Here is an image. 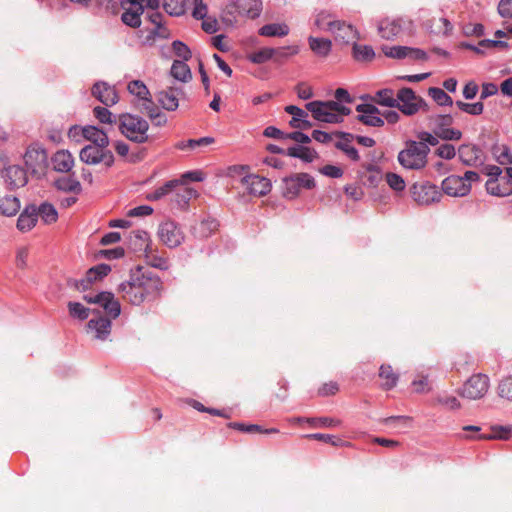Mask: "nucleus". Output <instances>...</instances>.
Masks as SVG:
<instances>
[{"label": "nucleus", "mask_w": 512, "mask_h": 512, "mask_svg": "<svg viewBox=\"0 0 512 512\" xmlns=\"http://www.w3.org/2000/svg\"><path fill=\"white\" fill-rule=\"evenodd\" d=\"M455 105L461 111L469 114V115H481L484 111V105L481 101L475 103H466L461 100L455 102Z\"/></svg>", "instance_id": "obj_49"}, {"label": "nucleus", "mask_w": 512, "mask_h": 512, "mask_svg": "<svg viewBox=\"0 0 512 512\" xmlns=\"http://www.w3.org/2000/svg\"><path fill=\"white\" fill-rule=\"evenodd\" d=\"M172 50L177 57L182 59V61H188L192 57L189 47L179 40L172 43Z\"/></svg>", "instance_id": "obj_58"}, {"label": "nucleus", "mask_w": 512, "mask_h": 512, "mask_svg": "<svg viewBox=\"0 0 512 512\" xmlns=\"http://www.w3.org/2000/svg\"><path fill=\"white\" fill-rule=\"evenodd\" d=\"M437 403L449 410H458L461 407L460 401L453 395H440Z\"/></svg>", "instance_id": "obj_59"}, {"label": "nucleus", "mask_w": 512, "mask_h": 512, "mask_svg": "<svg viewBox=\"0 0 512 512\" xmlns=\"http://www.w3.org/2000/svg\"><path fill=\"white\" fill-rule=\"evenodd\" d=\"M82 134L86 140L91 141L94 145L99 147H107L109 145V138L107 134L95 126H86L82 128Z\"/></svg>", "instance_id": "obj_27"}, {"label": "nucleus", "mask_w": 512, "mask_h": 512, "mask_svg": "<svg viewBox=\"0 0 512 512\" xmlns=\"http://www.w3.org/2000/svg\"><path fill=\"white\" fill-rule=\"evenodd\" d=\"M262 12V2H228L222 9L220 18L228 25H232L241 17L255 19Z\"/></svg>", "instance_id": "obj_5"}, {"label": "nucleus", "mask_w": 512, "mask_h": 512, "mask_svg": "<svg viewBox=\"0 0 512 512\" xmlns=\"http://www.w3.org/2000/svg\"><path fill=\"white\" fill-rule=\"evenodd\" d=\"M332 33H334L336 40L345 44L354 43L360 38L358 31L352 25L340 20L337 21Z\"/></svg>", "instance_id": "obj_23"}, {"label": "nucleus", "mask_w": 512, "mask_h": 512, "mask_svg": "<svg viewBox=\"0 0 512 512\" xmlns=\"http://www.w3.org/2000/svg\"><path fill=\"white\" fill-rule=\"evenodd\" d=\"M428 95L440 106H452V98L442 89L431 87L428 89Z\"/></svg>", "instance_id": "obj_46"}, {"label": "nucleus", "mask_w": 512, "mask_h": 512, "mask_svg": "<svg viewBox=\"0 0 512 512\" xmlns=\"http://www.w3.org/2000/svg\"><path fill=\"white\" fill-rule=\"evenodd\" d=\"M411 194L417 204L425 206L439 202L442 197L438 187L430 182L413 184Z\"/></svg>", "instance_id": "obj_9"}, {"label": "nucleus", "mask_w": 512, "mask_h": 512, "mask_svg": "<svg viewBox=\"0 0 512 512\" xmlns=\"http://www.w3.org/2000/svg\"><path fill=\"white\" fill-rule=\"evenodd\" d=\"M179 184H180V180H178V179L170 180V181L166 182L164 185H162L161 187L157 188L152 193L147 194L146 198L150 201L159 200V199L163 198L164 196H166L167 194L173 192L175 190V188L177 186H179Z\"/></svg>", "instance_id": "obj_42"}, {"label": "nucleus", "mask_w": 512, "mask_h": 512, "mask_svg": "<svg viewBox=\"0 0 512 512\" xmlns=\"http://www.w3.org/2000/svg\"><path fill=\"white\" fill-rule=\"evenodd\" d=\"M352 58L356 62L368 63L374 60L375 51L370 45H363L354 42L352 45Z\"/></svg>", "instance_id": "obj_30"}, {"label": "nucleus", "mask_w": 512, "mask_h": 512, "mask_svg": "<svg viewBox=\"0 0 512 512\" xmlns=\"http://www.w3.org/2000/svg\"><path fill=\"white\" fill-rule=\"evenodd\" d=\"M139 110L141 113L146 114L150 119H154L161 111L153 102L152 98L141 103Z\"/></svg>", "instance_id": "obj_63"}, {"label": "nucleus", "mask_w": 512, "mask_h": 512, "mask_svg": "<svg viewBox=\"0 0 512 512\" xmlns=\"http://www.w3.org/2000/svg\"><path fill=\"white\" fill-rule=\"evenodd\" d=\"M171 75L182 82H188L192 78L189 66L182 60H174Z\"/></svg>", "instance_id": "obj_38"}, {"label": "nucleus", "mask_w": 512, "mask_h": 512, "mask_svg": "<svg viewBox=\"0 0 512 512\" xmlns=\"http://www.w3.org/2000/svg\"><path fill=\"white\" fill-rule=\"evenodd\" d=\"M2 177L8 189L14 190L24 187L28 182V176L24 168L19 165H10L2 172Z\"/></svg>", "instance_id": "obj_14"}, {"label": "nucleus", "mask_w": 512, "mask_h": 512, "mask_svg": "<svg viewBox=\"0 0 512 512\" xmlns=\"http://www.w3.org/2000/svg\"><path fill=\"white\" fill-rule=\"evenodd\" d=\"M158 237L169 248L178 247L185 238L183 231L171 220H166L159 225Z\"/></svg>", "instance_id": "obj_12"}, {"label": "nucleus", "mask_w": 512, "mask_h": 512, "mask_svg": "<svg viewBox=\"0 0 512 512\" xmlns=\"http://www.w3.org/2000/svg\"><path fill=\"white\" fill-rule=\"evenodd\" d=\"M229 427L239 430L241 432L245 433H264V434H276L279 432L276 428H270V429H263L261 426L256 424H245V423H238L233 422L228 425Z\"/></svg>", "instance_id": "obj_40"}, {"label": "nucleus", "mask_w": 512, "mask_h": 512, "mask_svg": "<svg viewBox=\"0 0 512 512\" xmlns=\"http://www.w3.org/2000/svg\"><path fill=\"white\" fill-rule=\"evenodd\" d=\"M305 437L308 439H313V440L329 443L336 447H350L351 446L350 442L344 441L341 438L336 437L334 435H330V434L314 433V434L305 435Z\"/></svg>", "instance_id": "obj_44"}, {"label": "nucleus", "mask_w": 512, "mask_h": 512, "mask_svg": "<svg viewBox=\"0 0 512 512\" xmlns=\"http://www.w3.org/2000/svg\"><path fill=\"white\" fill-rule=\"evenodd\" d=\"M287 155L295 158H300L305 162H312L316 158V153L308 147L294 146L287 150Z\"/></svg>", "instance_id": "obj_45"}, {"label": "nucleus", "mask_w": 512, "mask_h": 512, "mask_svg": "<svg viewBox=\"0 0 512 512\" xmlns=\"http://www.w3.org/2000/svg\"><path fill=\"white\" fill-rule=\"evenodd\" d=\"M434 134L442 140L446 141H457L462 138V132L454 128L439 127L434 129Z\"/></svg>", "instance_id": "obj_50"}, {"label": "nucleus", "mask_w": 512, "mask_h": 512, "mask_svg": "<svg viewBox=\"0 0 512 512\" xmlns=\"http://www.w3.org/2000/svg\"><path fill=\"white\" fill-rule=\"evenodd\" d=\"M179 90L177 88L170 87L167 90L161 91L158 94V101L162 107L168 111H174L178 108V96Z\"/></svg>", "instance_id": "obj_32"}, {"label": "nucleus", "mask_w": 512, "mask_h": 512, "mask_svg": "<svg viewBox=\"0 0 512 512\" xmlns=\"http://www.w3.org/2000/svg\"><path fill=\"white\" fill-rule=\"evenodd\" d=\"M87 331L95 339L105 340L111 332V321L104 317L91 319L87 324Z\"/></svg>", "instance_id": "obj_22"}, {"label": "nucleus", "mask_w": 512, "mask_h": 512, "mask_svg": "<svg viewBox=\"0 0 512 512\" xmlns=\"http://www.w3.org/2000/svg\"><path fill=\"white\" fill-rule=\"evenodd\" d=\"M372 101L378 105L390 108H394L398 105L397 93L395 94L394 91L389 88L378 90L372 97Z\"/></svg>", "instance_id": "obj_35"}, {"label": "nucleus", "mask_w": 512, "mask_h": 512, "mask_svg": "<svg viewBox=\"0 0 512 512\" xmlns=\"http://www.w3.org/2000/svg\"><path fill=\"white\" fill-rule=\"evenodd\" d=\"M498 394L501 398L512 401V375L504 377L498 385Z\"/></svg>", "instance_id": "obj_55"}, {"label": "nucleus", "mask_w": 512, "mask_h": 512, "mask_svg": "<svg viewBox=\"0 0 512 512\" xmlns=\"http://www.w3.org/2000/svg\"><path fill=\"white\" fill-rule=\"evenodd\" d=\"M494 155H495L496 161L500 165L512 164V155L507 147L503 146V147L495 148Z\"/></svg>", "instance_id": "obj_62"}, {"label": "nucleus", "mask_w": 512, "mask_h": 512, "mask_svg": "<svg viewBox=\"0 0 512 512\" xmlns=\"http://www.w3.org/2000/svg\"><path fill=\"white\" fill-rule=\"evenodd\" d=\"M218 226L219 223L216 219H205L194 228V233L200 238H207L218 229Z\"/></svg>", "instance_id": "obj_39"}, {"label": "nucleus", "mask_w": 512, "mask_h": 512, "mask_svg": "<svg viewBox=\"0 0 512 512\" xmlns=\"http://www.w3.org/2000/svg\"><path fill=\"white\" fill-rule=\"evenodd\" d=\"M37 206H27L19 215L17 220V228L21 232L30 231L37 223Z\"/></svg>", "instance_id": "obj_24"}, {"label": "nucleus", "mask_w": 512, "mask_h": 512, "mask_svg": "<svg viewBox=\"0 0 512 512\" xmlns=\"http://www.w3.org/2000/svg\"><path fill=\"white\" fill-rule=\"evenodd\" d=\"M306 422L312 426L319 427H338L341 425V421L339 419L330 417L306 418Z\"/></svg>", "instance_id": "obj_56"}, {"label": "nucleus", "mask_w": 512, "mask_h": 512, "mask_svg": "<svg viewBox=\"0 0 512 512\" xmlns=\"http://www.w3.org/2000/svg\"><path fill=\"white\" fill-rule=\"evenodd\" d=\"M84 300L88 303L98 304L111 318H117L121 312L120 303L110 292H100L95 296L85 295Z\"/></svg>", "instance_id": "obj_13"}, {"label": "nucleus", "mask_w": 512, "mask_h": 512, "mask_svg": "<svg viewBox=\"0 0 512 512\" xmlns=\"http://www.w3.org/2000/svg\"><path fill=\"white\" fill-rule=\"evenodd\" d=\"M460 161L466 166H477L482 162V151L475 145L463 144L458 149Z\"/></svg>", "instance_id": "obj_21"}, {"label": "nucleus", "mask_w": 512, "mask_h": 512, "mask_svg": "<svg viewBox=\"0 0 512 512\" xmlns=\"http://www.w3.org/2000/svg\"><path fill=\"white\" fill-rule=\"evenodd\" d=\"M276 54L275 48H262L248 56V59L254 64H263L272 59Z\"/></svg>", "instance_id": "obj_48"}, {"label": "nucleus", "mask_w": 512, "mask_h": 512, "mask_svg": "<svg viewBox=\"0 0 512 512\" xmlns=\"http://www.w3.org/2000/svg\"><path fill=\"white\" fill-rule=\"evenodd\" d=\"M69 313L72 317L85 320L89 316V309L78 302L68 303Z\"/></svg>", "instance_id": "obj_57"}, {"label": "nucleus", "mask_w": 512, "mask_h": 512, "mask_svg": "<svg viewBox=\"0 0 512 512\" xmlns=\"http://www.w3.org/2000/svg\"><path fill=\"white\" fill-rule=\"evenodd\" d=\"M289 26L285 23H271L262 26L258 33L265 37H284L289 34Z\"/></svg>", "instance_id": "obj_36"}, {"label": "nucleus", "mask_w": 512, "mask_h": 512, "mask_svg": "<svg viewBox=\"0 0 512 512\" xmlns=\"http://www.w3.org/2000/svg\"><path fill=\"white\" fill-rule=\"evenodd\" d=\"M433 32L436 34H442L444 36H450L453 31L452 23L444 17L439 18L437 21L433 20Z\"/></svg>", "instance_id": "obj_53"}, {"label": "nucleus", "mask_w": 512, "mask_h": 512, "mask_svg": "<svg viewBox=\"0 0 512 512\" xmlns=\"http://www.w3.org/2000/svg\"><path fill=\"white\" fill-rule=\"evenodd\" d=\"M310 49L319 57H327L332 49V42L326 38H318L310 36L308 38Z\"/></svg>", "instance_id": "obj_33"}, {"label": "nucleus", "mask_w": 512, "mask_h": 512, "mask_svg": "<svg viewBox=\"0 0 512 512\" xmlns=\"http://www.w3.org/2000/svg\"><path fill=\"white\" fill-rule=\"evenodd\" d=\"M381 50H382L383 54L388 58L401 60V59H405L407 57L406 46L383 45L381 47Z\"/></svg>", "instance_id": "obj_51"}, {"label": "nucleus", "mask_w": 512, "mask_h": 512, "mask_svg": "<svg viewBox=\"0 0 512 512\" xmlns=\"http://www.w3.org/2000/svg\"><path fill=\"white\" fill-rule=\"evenodd\" d=\"M397 100L396 108L406 116L415 115L421 108L427 107L425 100L408 87L398 90Z\"/></svg>", "instance_id": "obj_7"}, {"label": "nucleus", "mask_w": 512, "mask_h": 512, "mask_svg": "<svg viewBox=\"0 0 512 512\" xmlns=\"http://www.w3.org/2000/svg\"><path fill=\"white\" fill-rule=\"evenodd\" d=\"M385 179H386L387 184L393 190H396V191L404 190L405 181L400 175H398L396 173L389 172L385 175Z\"/></svg>", "instance_id": "obj_61"}, {"label": "nucleus", "mask_w": 512, "mask_h": 512, "mask_svg": "<svg viewBox=\"0 0 512 512\" xmlns=\"http://www.w3.org/2000/svg\"><path fill=\"white\" fill-rule=\"evenodd\" d=\"M284 110L286 113L292 116V119L289 122L292 128L300 127L299 123L302 121V119L308 117V113L305 110L295 105H288L284 108Z\"/></svg>", "instance_id": "obj_47"}, {"label": "nucleus", "mask_w": 512, "mask_h": 512, "mask_svg": "<svg viewBox=\"0 0 512 512\" xmlns=\"http://www.w3.org/2000/svg\"><path fill=\"white\" fill-rule=\"evenodd\" d=\"M163 8L171 16H181L186 11V2H163Z\"/></svg>", "instance_id": "obj_60"}, {"label": "nucleus", "mask_w": 512, "mask_h": 512, "mask_svg": "<svg viewBox=\"0 0 512 512\" xmlns=\"http://www.w3.org/2000/svg\"><path fill=\"white\" fill-rule=\"evenodd\" d=\"M489 389V378L485 374L472 375L459 390V394L471 400L482 398Z\"/></svg>", "instance_id": "obj_8"}, {"label": "nucleus", "mask_w": 512, "mask_h": 512, "mask_svg": "<svg viewBox=\"0 0 512 512\" xmlns=\"http://www.w3.org/2000/svg\"><path fill=\"white\" fill-rule=\"evenodd\" d=\"M435 154L442 159L451 160L456 156V150L452 144H442L436 149Z\"/></svg>", "instance_id": "obj_64"}, {"label": "nucleus", "mask_w": 512, "mask_h": 512, "mask_svg": "<svg viewBox=\"0 0 512 512\" xmlns=\"http://www.w3.org/2000/svg\"><path fill=\"white\" fill-rule=\"evenodd\" d=\"M379 377L383 380L381 387L384 390L392 389L398 382V374H396L393 368L388 364H383L380 366Z\"/></svg>", "instance_id": "obj_37"}, {"label": "nucleus", "mask_w": 512, "mask_h": 512, "mask_svg": "<svg viewBox=\"0 0 512 512\" xmlns=\"http://www.w3.org/2000/svg\"><path fill=\"white\" fill-rule=\"evenodd\" d=\"M485 186L487 192L493 196L506 197L512 195V181L506 176L489 179Z\"/></svg>", "instance_id": "obj_20"}, {"label": "nucleus", "mask_w": 512, "mask_h": 512, "mask_svg": "<svg viewBox=\"0 0 512 512\" xmlns=\"http://www.w3.org/2000/svg\"><path fill=\"white\" fill-rule=\"evenodd\" d=\"M80 160L86 164L95 165L103 162L107 167L114 163V156L107 147L97 145H87L81 149Z\"/></svg>", "instance_id": "obj_10"}, {"label": "nucleus", "mask_w": 512, "mask_h": 512, "mask_svg": "<svg viewBox=\"0 0 512 512\" xmlns=\"http://www.w3.org/2000/svg\"><path fill=\"white\" fill-rule=\"evenodd\" d=\"M359 113L358 120L364 125L371 127H382L384 120L381 117L380 110L373 104H359L356 107Z\"/></svg>", "instance_id": "obj_16"}, {"label": "nucleus", "mask_w": 512, "mask_h": 512, "mask_svg": "<svg viewBox=\"0 0 512 512\" xmlns=\"http://www.w3.org/2000/svg\"><path fill=\"white\" fill-rule=\"evenodd\" d=\"M40 217L45 224L55 223L58 219V213L55 207L49 203H42L37 207V217Z\"/></svg>", "instance_id": "obj_41"}, {"label": "nucleus", "mask_w": 512, "mask_h": 512, "mask_svg": "<svg viewBox=\"0 0 512 512\" xmlns=\"http://www.w3.org/2000/svg\"><path fill=\"white\" fill-rule=\"evenodd\" d=\"M92 95L106 106H112L119 100L115 87L106 82H97L92 87Z\"/></svg>", "instance_id": "obj_19"}, {"label": "nucleus", "mask_w": 512, "mask_h": 512, "mask_svg": "<svg viewBox=\"0 0 512 512\" xmlns=\"http://www.w3.org/2000/svg\"><path fill=\"white\" fill-rule=\"evenodd\" d=\"M20 200L12 195L0 198V214L7 217L16 215L20 210Z\"/></svg>", "instance_id": "obj_34"}, {"label": "nucleus", "mask_w": 512, "mask_h": 512, "mask_svg": "<svg viewBox=\"0 0 512 512\" xmlns=\"http://www.w3.org/2000/svg\"><path fill=\"white\" fill-rule=\"evenodd\" d=\"M143 2H121L122 7L125 9L122 14V21L133 28L141 25V15L144 12Z\"/></svg>", "instance_id": "obj_18"}, {"label": "nucleus", "mask_w": 512, "mask_h": 512, "mask_svg": "<svg viewBox=\"0 0 512 512\" xmlns=\"http://www.w3.org/2000/svg\"><path fill=\"white\" fill-rule=\"evenodd\" d=\"M127 89L132 95H135L142 102L151 98V94L147 86L140 80H133L129 82Z\"/></svg>", "instance_id": "obj_43"}, {"label": "nucleus", "mask_w": 512, "mask_h": 512, "mask_svg": "<svg viewBox=\"0 0 512 512\" xmlns=\"http://www.w3.org/2000/svg\"><path fill=\"white\" fill-rule=\"evenodd\" d=\"M129 245L135 252L147 253L150 250L148 233L143 230L131 231L129 233Z\"/></svg>", "instance_id": "obj_26"}, {"label": "nucleus", "mask_w": 512, "mask_h": 512, "mask_svg": "<svg viewBox=\"0 0 512 512\" xmlns=\"http://www.w3.org/2000/svg\"><path fill=\"white\" fill-rule=\"evenodd\" d=\"M24 162L32 175L41 177L45 175L48 168L47 151L41 144L32 143L24 154Z\"/></svg>", "instance_id": "obj_6"}, {"label": "nucleus", "mask_w": 512, "mask_h": 512, "mask_svg": "<svg viewBox=\"0 0 512 512\" xmlns=\"http://www.w3.org/2000/svg\"><path fill=\"white\" fill-rule=\"evenodd\" d=\"M163 291V283L160 277L151 270L137 267L131 272L129 280L119 286V292L124 300L140 305L144 301L158 298Z\"/></svg>", "instance_id": "obj_1"}, {"label": "nucleus", "mask_w": 512, "mask_h": 512, "mask_svg": "<svg viewBox=\"0 0 512 512\" xmlns=\"http://www.w3.org/2000/svg\"><path fill=\"white\" fill-rule=\"evenodd\" d=\"M442 190L452 197L466 196L471 190V184L464 182V178L458 175H450L442 181Z\"/></svg>", "instance_id": "obj_15"}, {"label": "nucleus", "mask_w": 512, "mask_h": 512, "mask_svg": "<svg viewBox=\"0 0 512 512\" xmlns=\"http://www.w3.org/2000/svg\"><path fill=\"white\" fill-rule=\"evenodd\" d=\"M402 31V24L400 20L385 19L379 23L378 33L386 40L393 39L398 36Z\"/></svg>", "instance_id": "obj_28"}, {"label": "nucleus", "mask_w": 512, "mask_h": 512, "mask_svg": "<svg viewBox=\"0 0 512 512\" xmlns=\"http://www.w3.org/2000/svg\"><path fill=\"white\" fill-rule=\"evenodd\" d=\"M174 201L180 208L188 206L189 201L197 196V191L191 187H187L182 181L179 186L175 188Z\"/></svg>", "instance_id": "obj_31"}, {"label": "nucleus", "mask_w": 512, "mask_h": 512, "mask_svg": "<svg viewBox=\"0 0 512 512\" xmlns=\"http://www.w3.org/2000/svg\"><path fill=\"white\" fill-rule=\"evenodd\" d=\"M430 148L423 142L407 141L398 154V162L405 169L421 170L427 165Z\"/></svg>", "instance_id": "obj_4"}, {"label": "nucleus", "mask_w": 512, "mask_h": 512, "mask_svg": "<svg viewBox=\"0 0 512 512\" xmlns=\"http://www.w3.org/2000/svg\"><path fill=\"white\" fill-rule=\"evenodd\" d=\"M338 20H334L330 14L319 13L315 19V25L323 30L333 31Z\"/></svg>", "instance_id": "obj_52"}, {"label": "nucleus", "mask_w": 512, "mask_h": 512, "mask_svg": "<svg viewBox=\"0 0 512 512\" xmlns=\"http://www.w3.org/2000/svg\"><path fill=\"white\" fill-rule=\"evenodd\" d=\"M53 167L58 172H69L74 164L73 156L66 150L57 151L52 157Z\"/></svg>", "instance_id": "obj_29"}, {"label": "nucleus", "mask_w": 512, "mask_h": 512, "mask_svg": "<svg viewBox=\"0 0 512 512\" xmlns=\"http://www.w3.org/2000/svg\"><path fill=\"white\" fill-rule=\"evenodd\" d=\"M311 112L312 117L320 122L340 123L343 117L351 113V109L334 100L330 101H312L305 105Z\"/></svg>", "instance_id": "obj_2"}, {"label": "nucleus", "mask_w": 512, "mask_h": 512, "mask_svg": "<svg viewBox=\"0 0 512 512\" xmlns=\"http://www.w3.org/2000/svg\"><path fill=\"white\" fill-rule=\"evenodd\" d=\"M118 128L121 134L128 140L137 144L148 141V122L142 117L130 113H124L118 117Z\"/></svg>", "instance_id": "obj_3"}, {"label": "nucleus", "mask_w": 512, "mask_h": 512, "mask_svg": "<svg viewBox=\"0 0 512 512\" xmlns=\"http://www.w3.org/2000/svg\"><path fill=\"white\" fill-rule=\"evenodd\" d=\"M283 195L293 199L299 195L301 188L311 189L315 186L314 179L307 173H297L283 180Z\"/></svg>", "instance_id": "obj_11"}, {"label": "nucleus", "mask_w": 512, "mask_h": 512, "mask_svg": "<svg viewBox=\"0 0 512 512\" xmlns=\"http://www.w3.org/2000/svg\"><path fill=\"white\" fill-rule=\"evenodd\" d=\"M56 185L58 189L69 192H79L81 190V186L79 181L71 178L65 177L60 178L56 181Z\"/></svg>", "instance_id": "obj_54"}, {"label": "nucleus", "mask_w": 512, "mask_h": 512, "mask_svg": "<svg viewBox=\"0 0 512 512\" xmlns=\"http://www.w3.org/2000/svg\"><path fill=\"white\" fill-rule=\"evenodd\" d=\"M335 135L342 138V140L335 143V147L344 152L350 160L358 162L360 160L359 153L357 149L350 144L354 139V135L345 132H336Z\"/></svg>", "instance_id": "obj_25"}, {"label": "nucleus", "mask_w": 512, "mask_h": 512, "mask_svg": "<svg viewBox=\"0 0 512 512\" xmlns=\"http://www.w3.org/2000/svg\"><path fill=\"white\" fill-rule=\"evenodd\" d=\"M241 182L253 196H264L271 190L270 180L258 175L243 177Z\"/></svg>", "instance_id": "obj_17"}]
</instances>
